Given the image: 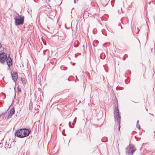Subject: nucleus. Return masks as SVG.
I'll return each mask as SVG.
<instances>
[{"label": "nucleus", "mask_w": 155, "mask_h": 155, "mask_svg": "<svg viewBox=\"0 0 155 155\" xmlns=\"http://www.w3.org/2000/svg\"><path fill=\"white\" fill-rule=\"evenodd\" d=\"M30 131L26 128L20 129L17 130L15 135L20 138H24L29 135Z\"/></svg>", "instance_id": "nucleus-1"}, {"label": "nucleus", "mask_w": 155, "mask_h": 155, "mask_svg": "<svg viewBox=\"0 0 155 155\" xmlns=\"http://www.w3.org/2000/svg\"><path fill=\"white\" fill-rule=\"evenodd\" d=\"M114 118L115 122L117 123V125L118 126V130L119 131L120 128L121 117L120 116L118 104L115 105L114 109Z\"/></svg>", "instance_id": "nucleus-2"}, {"label": "nucleus", "mask_w": 155, "mask_h": 155, "mask_svg": "<svg viewBox=\"0 0 155 155\" xmlns=\"http://www.w3.org/2000/svg\"><path fill=\"white\" fill-rule=\"evenodd\" d=\"M135 150L136 149L134 145L132 144H130L126 148V153L127 155H133Z\"/></svg>", "instance_id": "nucleus-3"}, {"label": "nucleus", "mask_w": 155, "mask_h": 155, "mask_svg": "<svg viewBox=\"0 0 155 155\" xmlns=\"http://www.w3.org/2000/svg\"><path fill=\"white\" fill-rule=\"evenodd\" d=\"M17 16H14V19L15 20V24L18 26L23 24L24 22V17H22L19 18H17Z\"/></svg>", "instance_id": "nucleus-4"}, {"label": "nucleus", "mask_w": 155, "mask_h": 155, "mask_svg": "<svg viewBox=\"0 0 155 155\" xmlns=\"http://www.w3.org/2000/svg\"><path fill=\"white\" fill-rule=\"evenodd\" d=\"M7 58V57L5 53L2 52L0 54V62L2 63H4Z\"/></svg>", "instance_id": "nucleus-5"}, {"label": "nucleus", "mask_w": 155, "mask_h": 155, "mask_svg": "<svg viewBox=\"0 0 155 155\" xmlns=\"http://www.w3.org/2000/svg\"><path fill=\"white\" fill-rule=\"evenodd\" d=\"M7 64L8 67L10 68L12 64V59L11 58L10 55H8L6 59Z\"/></svg>", "instance_id": "nucleus-6"}, {"label": "nucleus", "mask_w": 155, "mask_h": 155, "mask_svg": "<svg viewBox=\"0 0 155 155\" xmlns=\"http://www.w3.org/2000/svg\"><path fill=\"white\" fill-rule=\"evenodd\" d=\"M11 75L12 80L15 82L18 78L17 73L13 72V73H11Z\"/></svg>", "instance_id": "nucleus-7"}, {"label": "nucleus", "mask_w": 155, "mask_h": 155, "mask_svg": "<svg viewBox=\"0 0 155 155\" xmlns=\"http://www.w3.org/2000/svg\"><path fill=\"white\" fill-rule=\"evenodd\" d=\"M10 111V112L9 114H11V116H12L14 114L15 112L14 107H13L11 109Z\"/></svg>", "instance_id": "nucleus-8"}, {"label": "nucleus", "mask_w": 155, "mask_h": 155, "mask_svg": "<svg viewBox=\"0 0 155 155\" xmlns=\"http://www.w3.org/2000/svg\"><path fill=\"white\" fill-rule=\"evenodd\" d=\"M18 90V95H20L21 92V88L18 86L17 87Z\"/></svg>", "instance_id": "nucleus-9"}, {"label": "nucleus", "mask_w": 155, "mask_h": 155, "mask_svg": "<svg viewBox=\"0 0 155 155\" xmlns=\"http://www.w3.org/2000/svg\"><path fill=\"white\" fill-rule=\"evenodd\" d=\"M21 81L23 84H25L26 83V81L25 78H21Z\"/></svg>", "instance_id": "nucleus-10"}, {"label": "nucleus", "mask_w": 155, "mask_h": 155, "mask_svg": "<svg viewBox=\"0 0 155 155\" xmlns=\"http://www.w3.org/2000/svg\"><path fill=\"white\" fill-rule=\"evenodd\" d=\"M18 97H17V99H16V100L17 101V103H18L19 100H20V98H21V96H20L19 95H18Z\"/></svg>", "instance_id": "nucleus-11"}, {"label": "nucleus", "mask_w": 155, "mask_h": 155, "mask_svg": "<svg viewBox=\"0 0 155 155\" xmlns=\"http://www.w3.org/2000/svg\"><path fill=\"white\" fill-rule=\"evenodd\" d=\"M128 57V55L127 54H125L124 57H123L122 59L124 60H125L127 57Z\"/></svg>", "instance_id": "nucleus-12"}, {"label": "nucleus", "mask_w": 155, "mask_h": 155, "mask_svg": "<svg viewBox=\"0 0 155 155\" xmlns=\"http://www.w3.org/2000/svg\"><path fill=\"white\" fill-rule=\"evenodd\" d=\"M10 115H11V114H9L8 115H7L6 116L7 118V119H8V118H11L12 116H11Z\"/></svg>", "instance_id": "nucleus-13"}, {"label": "nucleus", "mask_w": 155, "mask_h": 155, "mask_svg": "<svg viewBox=\"0 0 155 155\" xmlns=\"http://www.w3.org/2000/svg\"><path fill=\"white\" fill-rule=\"evenodd\" d=\"M139 120H137V127L139 126V125H140L139 124Z\"/></svg>", "instance_id": "nucleus-14"}, {"label": "nucleus", "mask_w": 155, "mask_h": 155, "mask_svg": "<svg viewBox=\"0 0 155 155\" xmlns=\"http://www.w3.org/2000/svg\"><path fill=\"white\" fill-rule=\"evenodd\" d=\"M69 127L70 128H72V127H71V126L70 125V122H69Z\"/></svg>", "instance_id": "nucleus-15"}, {"label": "nucleus", "mask_w": 155, "mask_h": 155, "mask_svg": "<svg viewBox=\"0 0 155 155\" xmlns=\"http://www.w3.org/2000/svg\"><path fill=\"white\" fill-rule=\"evenodd\" d=\"M16 92L15 91V96H14V98L15 99V97H16Z\"/></svg>", "instance_id": "nucleus-16"}, {"label": "nucleus", "mask_w": 155, "mask_h": 155, "mask_svg": "<svg viewBox=\"0 0 155 155\" xmlns=\"http://www.w3.org/2000/svg\"><path fill=\"white\" fill-rule=\"evenodd\" d=\"M138 129L139 130H140V125H139V126L138 127Z\"/></svg>", "instance_id": "nucleus-17"}, {"label": "nucleus", "mask_w": 155, "mask_h": 155, "mask_svg": "<svg viewBox=\"0 0 155 155\" xmlns=\"http://www.w3.org/2000/svg\"><path fill=\"white\" fill-rule=\"evenodd\" d=\"M2 44L0 42V48L2 47Z\"/></svg>", "instance_id": "nucleus-18"}, {"label": "nucleus", "mask_w": 155, "mask_h": 155, "mask_svg": "<svg viewBox=\"0 0 155 155\" xmlns=\"http://www.w3.org/2000/svg\"><path fill=\"white\" fill-rule=\"evenodd\" d=\"M151 3V2H149V5H150Z\"/></svg>", "instance_id": "nucleus-19"}, {"label": "nucleus", "mask_w": 155, "mask_h": 155, "mask_svg": "<svg viewBox=\"0 0 155 155\" xmlns=\"http://www.w3.org/2000/svg\"><path fill=\"white\" fill-rule=\"evenodd\" d=\"M75 64V63H73V65H74Z\"/></svg>", "instance_id": "nucleus-20"}, {"label": "nucleus", "mask_w": 155, "mask_h": 155, "mask_svg": "<svg viewBox=\"0 0 155 155\" xmlns=\"http://www.w3.org/2000/svg\"><path fill=\"white\" fill-rule=\"evenodd\" d=\"M74 120H75V121H76V117H75V118Z\"/></svg>", "instance_id": "nucleus-21"}, {"label": "nucleus", "mask_w": 155, "mask_h": 155, "mask_svg": "<svg viewBox=\"0 0 155 155\" xmlns=\"http://www.w3.org/2000/svg\"><path fill=\"white\" fill-rule=\"evenodd\" d=\"M76 3L75 0H74V3Z\"/></svg>", "instance_id": "nucleus-22"}, {"label": "nucleus", "mask_w": 155, "mask_h": 155, "mask_svg": "<svg viewBox=\"0 0 155 155\" xmlns=\"http://www.w3.org/2000/svg\"><path fill=\"white\" fill-rule=\"evenodd\" d=\"M153 132L155 134V130Z\"/></svg>", "instance_id": "nucleus-23"}, {"label": "nucleus", "mask_w": 155, "mask_h": 155, "mask_svg": "<svg viewBox=\"0 0 155 155\" xmlns=\"http://www.w3.org/2000/svg\"><path fill=\"white\" fill-rule=\"evenodd\" d=\"M121 11L122 10V8H121Z\"/></svg>", "instance_id": "nucleus-24"}, {"label": "nucleus", "mask_w": 155, "mask_h": 155, "mask_svg": "<svg viewBox=\"0 0 155 155\" xmlns=\"http://www.w3.org/2000/svg\"><path fill=\"white\" fill-rule=\"evenodd\" d=\"M1 144V143H0V144Z\"/></svg>", "instance_id": "nucleus-25"}]
</instances>
